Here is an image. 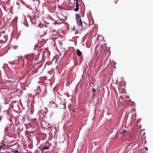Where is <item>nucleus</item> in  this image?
Listing matches in <instances>:
<instances>
[{
  "mask_svg": "<svg viewBox=\"0 0 153 153\" xmlns=\"http://www.w3.org/2000/svg\"><path fill=\"white\" fill-rule=\"evenodd\" d=\"M75 16L76 23L77 25L81 27H82V29L83 28V27L80 15L79 14L77 13L76 14Z\"/></svg>",
  "mask_w": 153,
  "mask_h": 153,
  "instance_id": "f257e3e1",
  "label": "nucleus"
},
{
  "mask_svg": "<svg viewBox=\"0 0 153 153\" xmlns=\"http://www.w3.org/2000/svg\"><path fill=\"white\" fill-rule=\"evenodd\" d=\"M38 32L39 35H40V37H42L47 33V32L45 31V29L43 28H40L38 30Z\"/></svg>",
  "mask_w": 153,
  "mask_h": 153,
  "instance_id": "f03ea898",
  "label": "nucleus"
},
{
  "mask_svg": "<svg viewBox=\"0 0 153 153\" xmlns=\"http://www.w3.org/2000/svg\"><path fill=\"white\" fill-rule=\"evenodd\" d=\"M49 148L48 146H43L41 149L42 153H48L50 152L48 150Z\"/></svg>",
  "mask_w": 153,
  "mask_h": 153,
  "instance_id": "7ed1b4c3",
  "label": "nucleus"
},
{
  "mask_svg": "<svg viewBox=\"0 0 153 153\" xmlns=\"http://www.w3.org/2000/svg\"><path fill=\"white\" fill-rule=\"evenodd\" d=\"M92 90L93 93L92 96V98L93 99H94L96 95L97 91H96V89L94 88H92Z\"/></svg>",
  "mask_w": 153,
  "mask_h": 153,
  "instance_id": "20e7f679",
  "label": "nucleus"
},
{
  "mask_svg": "<svg viewBox=\"0 0 153 153\" xmlns=\"http://www.w3.org/2000/svg\"><path fill=\"white\" fill-rule=\"evenodd\" d=\"M76 8L74 9V10L76 12H77L79 10V4L77 1H76Z\"/></svg>",
  "mask_w": 153,
  "mask_h": 153,
  "instance_id": "39448f33",
  "label": "nucleus"
},
{
  "mask_svg": "<svg viewBox=\"0 0 153 153\" xmlns=\"http://www.w3.org/2000/svg\"><path fill=\"white\" fill-rule=\"evenodd\" d=\"M77 54L79 56H81L82 54V52L80 51L79 49H77L76 50Z\"/></svg>",
  "mask_w": 153,
  "mask_h": 153,
  "instance_id": "423d86ee",
  "label": "nucleus"
},
{
  "mask_svg": "<svg viewBox=\"0 0 153 153\" xmlns=\"http://www.w3.org/2000/svg\"><path fill=\"white\" fill-rule=\"evenodd\" d=\"M48 102L50 103H54V101H53V99H52L51 98H49L48 100Z\"/></svg>",
  "mask_w": 153,
  "mask_h": 153,
  "instance_id": "0eeeda50",
  "label": "nucleus"
},
{
  "mask_svg": "<svg viewBox=\"0 0 153 153\" xmlns=\"http://www.w3.org/2000/svg\"><path fill=\"white\" fill-rule=\"evenodd\" d=\"M57 34L56 31V30H54L52 32V35L55 36Z\"/></svg>",
  "mask_w": 153,
  "mask_h": 153,
  "instance_id": "6e6552de",
  "label": "nucleus"
},
{
  "mask_svg": "<svg viewBox=\"0 0 153 153\" xmlns=\"http://www.w3.org/2000/svg\"><path fill=\"white\" fill-rule=\"evenodd\" d=\"M58 43L60 46H62L63 45V43L61 42V41L59 42Z\"/></svg>",
  "mask_w": 153,
  "mask_h": 153,
  "instance_id": "1a4fd4ad",
  "label": "nucleus"
},
{
  "mask_svg": "<svg viewBox=\"0 0 153 153\" xmlns=\"http://www.w3.org/2000/svg\"><path fill=\"white\" fill-rule=\"evenodd\" d=\"M59 58H58L56 59V62H57V63H58L60 62V60H59Z\"/></svg>",
  "mask_w": 153,
  "mask_h": 153,
  "instance_id": "9d476101",
  "label": "nucleus"
},
{
  "mask_svg": "<svg viewBox=\"0 0 153 153\" xmlns=\"http://www.w3.org/2000/svg\"><path fill=\"white\" fill-rule=\"evenodd\" d=\"M126 132V130H124L123 131H122L121 133H122L123 134H124Z\"/></svg>",
  "mask_w": 153,
  "mask_h": 153,
  "instance_id": "9b49d317",
  "label": "nucleus"
},
{
  "mask_svg": "<svg viewBox=\"0 0 153 153\" xmlns=\"http://www.w3.org/2000/svg\"><path fill=\"white\" fill-rule=\"evenodd\" d=\"M46 64H47L48 65H49L51 64V62H47Z\"/></svg>",
  "mask_w": 153,
  "mask_h": 153,
  "instance_id": "f8f14e48",
  "label": "nucleus"
},
{
  "mask_svg": "<svg viewBox=\"0 0 153 153\" xmlns=\"http://www.w3.org/2000/svg\"><path fill=\"white\" fill-rule=\"evenodd\" d=\"M19 152L18 150H15L14 151L15 153H18Z\"/></svg>",
  "mask_w": 153,
  "mask_h": 153,
  "instance_id": "ddd939ff",
  "label": "nucleus"
},
{
  "mask_svg": "<svg viewBox=\"0 0 153 153\" xmlns=\"http://www.w3.org/2000/svg\"><path fill=\"white\" fill-rule=\"evenodd\" d=\"M4 146L3 145H2L1 146H0V149H1L2 148H3Z\"/></svg>",
  "mask_w": 153,
  "mask_h": 153,
  "instance_id": "4468645a",
  "label": "nucleus"
},
{
  "mask_svg": "<svg viewBox=\"0 0 153 153\" xmlns=\"http://www.w3.org/2000/svg\"><path fill=\"white\" fill-rule=\"evenodd\" d=\"M38 46V45H35L34 46V47H36Z\"/></svg>",
  "mask_w": 153,
  "mask_h": 153,
  "instance_id": "2eb2a0df",
  "label": "nucleus"
},
{
  "mask_svg": "<svg viewBox=\"0 0 153 153\" xmlns=\"http://www.w3.org/2000/svg\"><path fill=\"white\" fill-rule=\"evenodd\" d=\"M145 149L146 150H148V148H147V147H145Z\"/></svg>",
  "mask_w": 153,
  "mask_h": 153,
  "instance_id": "dca6fc26",
  "label": "nucleus"
},
{
  "mask_svg": "<svg viewBox=\"0 0 153 153\" xmlns=\"http://www.w3.org/2000/svg\"><path fill=\"white\" fill-rule=\"evenodd\" d=\"M33 24H34V25H36V23L35 22L34 23H33Z\"/></svg>",
  "mask_w": 153,
  "mask_h": 153,
  "instance_id": "f3484780",
  "label": "nucleus"
},
{
  "mask_svg": "<svg viewBox=\"0 0 153 153\" xmlns=\"http://www.w3.org/2000/svg\"><path fill=\"white\" fill-rule=\"evenodd\" d=\"M39 89V90H40V87H39V86H38V89Z\"/></svg>",
  "mask_w": 153,
  "mask_h": 153,
  "instance_id": "a211bd4d",
  "label": "nucleus"
},
{
  "mask_svg": "<svg viewBox=\"0 0 153 153\" xmlns=\"http://www.w3.org/2000/svg\"><path fill=\"white\" fill-rule=\"evenodd\" d=\"M1 117H0V121H1Z\"/></svg>",
  "mask_w": 153,
  "mask_h": 153,
  "instance_id": "6ab92c4d",
  "label": "nucleus"
},
{
  "mask_svg": "<svg viewBox=\"0 0 153 153\" xmlns=\"http://www.w3.org/2000/svg\"><path fill=\"white\" fill-rule=\"evenodd\" d=\"M18 153H20V152H19Z\"/></svg>",
  "mask_w": 153,
  "mask_h": 153,
  "instance_id": "aec40b11",
  "label": "nucleus"
},
{
  "mask_svg": "<svg viewBox=\"0 0 153 153\" xmlns=\"http://www.w3.org/2000/svg\"><path fill=\"white\" fill-rule=\"evenodd\" d=\"M77 32H76V33H77Z\"/></svg>",
  "mask_w": 153,
  "mask_h": 153,
  "instance_id": "412c9836",
  "label": "nucleus"
}]
</instances>
